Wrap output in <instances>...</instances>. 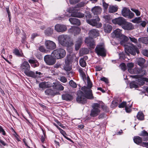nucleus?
<instances>
[{
	"label": "nucleus",
	"instance_id": "obj_12",
	"mask_svg": "<svg viewBox=\"0 0 148 148\" xmlns=\"http://www.w3.org/2000/svg\"><path fill=\"white\" fill-rule=\"evenodd\" d=\"M87 86H84L81 88V90L83 91L88 92L90 95L93 96L92 90L91 89L92 86V83L89 80H88Z\"/></svg>",
	"mask_w": 148,
	"mask_h": 148
},
{
	"label": "nucleus",
	"instance_id": "obj_15",
	"mask_svg": "<svg viewBox=\"0 0 148 148\" xmlns=\"http://www.w3.org/2000/svg\"><path fill=\"white\" fill-rule=\"evenodd\" d=\"M45 45L47 49L50 50L54 49L56 47V44L53 41L49 40L45 41Z\"/></svg>",
	"mask_w": 148,
	"mask_h": 148
},
{
	"label": "nucleus",
	"instance_id": "obj_58",
	"mask_svg": "<svg viewBox=\"0 0 148 148\" xmlns=\"http://www.w3.org/2000/svg\"><path fill=\"white\" fill-rule=\"evenodd\" d=\"M101 108L105 111H107L108 110V108L106 106H101Z\"/></svg>",
	"mask_w": 148,
	"mask_h": 148
},
{
	"label": "nucleus",
	"instance_id": "obj_42",
	"mask_svg": "<svg viewBox=\"0 0 148 148\" xmlns=\"http://www.w3.org/2000/svg\"><path fill=\"white\" fill-rule=\"evenodd\" d=\"M69 84L73 88H75L77 87V85L76 83L73 80H71L69 81Z\"/></svg>",
	"mask_w": 148,
	"mask_h": 148
},
{
	"label": "nucleus",
	"instance_id": "obj_10",
	"mask_svg": "<svg viewBox=\"0 0 148 148\" xmlns=\"http://www.w3.org/2000/svg\"><path fill=\"white\" fill-rule=\"evenodd\" d=\"M122 15L125 17L131 18L134 16V13L131 12L129 9L126 8H124L121 11Z\"/></svg>",
	"mask_w": 148,
	"mask_h": 148
},
{
	"label": "nucleus",
	"instance_id": "obj_49",
	"mask_svg": "<svg viewBox=\"0 0 148 148\" xmlns=\"http://www.w3.org/2000/svg\"><path fill=\"white\" fill-rule=\"evenodd\" d=\"M39 50L42 52H46L47 50L43 46H40L39 47Z\"/></svg>",
	"mask_w": 148,
	"mask_h": 148
},
{
	"label": "nucleus",
	"instance_id": "obj_45",
	"mask_svg": "<svg viewBox=\"0 0 148 148\" xmlns=\"http://www.w3.org/2000/svg\"><path fill=\"white\" fill-rule=\"evenodd\" d=\"M132 107V105L131 104L130 106H128V105H127L126 106H125V110H126V111L127 112L129 113L131 111V108Z\"/></svg>",
	"mask_w": 148,
	"mask_h": 148
},
{
	"label": "nucleus",
	"instance_id": "obj_13",
	"mask_svg": "<svg viewBox=\"0 0 148 148\" xmlns=\"http://www.w3.org/2000/svg\"><path fill=\"white\" fill-rule=\"evenodd\" d=\"M55 29L58 32L62 33L67 30V27L65 25L57 24L55 26Z\"/></svg>",
	"mask_w": 148,
	"mask_h": 148
},
{
	"label": "nucleus",
	"instance_id": "obj_3",
	"mask_svg": "<svg viewBox=\"0 0 148 148\" xmlns=\"http://www.w3.org/2000/svg\"><path fill=\"white\" fill-rule=\"evenodd\" d=\"M85 4V3L83 2H81L77 5V7H75L69 8L67 10V11L68 12L71 13V14H66V16H71L78 18H82L84 17V14L77 12L78 10L77 9V8H80L83 7Z\"/></svg>",
	"mask_w": 148,
	"mask_h": 148
},
{
	"label": "nucleus",
	"instance_id": "obj_60",
	"mask_svg": "<svg viewBox=\"0 0 148 148\" xmlns=\"http://www.w3.org/2000/svg\"><path fill=\"white\" fill-rule=\"evenodd\" d=\"M103 17L106 21H108L110 19V16L109 15L104 16Z\"/></svg>",
	"mask_w": 148,
	"mask_h": 148
},
{
	"label": "nucleus",
	"instance_id": "obj_4",
	"mask_svg": "<svg viewBox=\"0 0 148 148\" xmlns=\"http://www.w3.org/2000/svg\"><path fill=\"white\" fill-rule=\"evenodd\" d=\"M59 43L62 46L67 47H71L73 43L69 36L67 35L62 34L58 37Z\"/></svg>",
	"mask_w": 148,
	"mask_h": 148
},
{
	"label": "nucleus",
	"instance_id": "obj_55",
	"mask_svg": "<svg viewBox=\"0 0 148 148\" xmlns=\"http://www.w3.org/2000/svg\"><path fill=\"white\" fill-rule=\"evenodd\" d=\"M6 11L7 12L8 15V17L9 18V20L10 21V12L9 11V8L8 7L6 8Z\"/></svg>",
	"mask_w": 148,
	"mask_h": 148
},
{
	"label": "nucleus",
	"instance_id": "obj_19",
	"mask_svg": "<svg viewBox=\"0 0 148 148\" xmlns=\"http://www.w3.org/2000/svg\"><path fill=\"white\" fill-rule=\"evenodd\" d=\"M91 11L94 15L98 16L101 13L102 9L99 6H95L92 8Z\"/></svg>",
	"mask_w": 148,
	"mask_h": 148
},
{
	"label": "nucleus",
	"instance_id": "obj_56",
	"mask_svg": "<svg viewBox=\"0 0 148 148\" xmlns=\"http://www.w3.org/2000/svg\"><path fill=\"white\" fill-rule=\"evenodd\" d=\"M0 133H2V134L3 135H5V133L4 129L2 127L0 126Z\"/></svg>",
	"mask_w": 148,
	"mask_h": 148
},
{
	"label": "nucleus",
	"instance_id": "obj_36",
	"mask_svg": "<svg viewBox=\"0 0 148 148\" xmlns=\"http://www.w3.org/2000/svg\"><path fill=\"white\" fill-rule=\"evenodd\" d=\"M142 18L140 17H136L133 19L131 21L133 23L136 24H140V22H141Z\"/></svg>",
	"mask_w": 148,
	"mask_h": 148
},
{
	"label": "nucleus",
	"instance_id": "obj_52",
	"mask_svg": "<svg viewBox=\"0 0 148 148\" xmlns=\"http://www.w3.org/2000/svg\"><path fill=\"white\" fill-rule=\"evenodd\" d=\"M126 103L125 102H123L121 103L119 106V107L120 108H123L126 106Z\"/></svg>",
	"mask_w": 148,
	"mask_h": 148
},
{
	"label": "nucleus",
	"instance_id": "obj_61",
	"mask_svg": "<svg viewBox=\"0 0 148 148\" xmlns=\"http://www.w3.org/2000/svg\"><path fill=\"white\" fill-rule=\"evenodd\" d=\"M95 68L96 71H99L102 69V68L99 66H96Z\"/></svg>",
	"mask_w": 148,
	"mask_h": 148
},
{
	"label": "nucleus",
	"instance_id": "obj_44",
	"mask_svg": "<svg viewBox=\"0 0 148 148\" xmlns=\"http://www.w3.org/2000/svg\"><path fill=\"white\" fill-rule=\"evenodd\" d=\"M103 10L104 11H106L107 10L108 6V4L107 3H106L105 1H103Z\"/></svg>",
	"mask_w": 148,
	"mask_h": 148
},
{
	"label": "nucleus",
	"instance_id": "obj_54",
	"mask_svg": "<svg viewBox=\"0 0 148 148\" xmlns=\"http://www.w3.org/2000/svg\"><path fill=\"white\" fill-rule=\"evenodd\" d=\"M100 80L103 81L106 83L108 84V79L105 77H101L100 78Z\"/></svg>",
	"mask_w": 148,
	"mask_h": 148
},
{
	"label": "nucleus",
	"instance_id": "obj_11",
	"mask_svg": "<svg viewBox=\"0 0 148 148\" xmlns=\"http://www.w3.org/2000/svg\"><path fill=\"white\" fill-rule=\"evenodd\" d=\"M56 58H53L52 56L47 55L44 57V60L47 64L49 65H53L56 62Z\"/></svg>",
	"mask_w": 148,
	"mask_h": 148
},
{
	"label": "nucleus",
	"instance_id": "obj_57",
	"mask_svg": "<svg viewBox=\"0 0 148 148\" xmlns=\"http://www.w3.org/2000/svg\"><path fill=\"white\" fill-rule=\"evenodd\" d=\"M39 65V63L37 62H36L35 61L34 62L32 65V66L33 67L35 68L38 66Z\"/></svg>",
	"mask_w": 148,
	"mask_h": 148
},
{
	"label": "nucleus",
	"instance_id": "obj_34",
	"mask_svg": "<svg viewBox=\"0 0 148 148\" xmlns=\"http://www.w3.org/2000/svg\"><path fill=\"white\" fill-rule=\"evenodd\" d=\"M134 142L137 144L141 143L142 141V139L138 136L135 137L134 139Z\"/></svg>",
	"mask_w": 148,
	"mask_h": 148
},
{
	"label": "nucleus",
	"instance_id": "obj_41",
	"mask_svg": "<svg viewBox=\"0 0 148 148\" xmlns=\"http://www.w3.org/2000/svg\"><path fill=\"white\" fill-rule=\"evenodd\" d=\"M80 65L82 67H84L86 65L85 61L84 58H81L79 60Z\"/></svg>",
	"mask_w": 148,
	"mask_h": 148
},
{
	"label": "nucleus",
	"instance_id": "obj_38",
	"mask_svg": "<svg viewBox=\"0 0 148 148\" xmlns=\"http://www.w3.org/2000/svg\"><path fill=\"white\" fill-rule=\"evenodd\" d=\"M137 117L139 120H143L144 119V116L143 113L141 112H139L137 115Z\"/></svg>",
	"mask_w": 148,
	"mask_h": 148
},
{
	"label": "nucleus",
	"instance_id": "obj_1",
	"mask_svg": "<svg viewBox=\"0 0 148 148\" xmlns=\"http://www.w3.org/2000/svg\"><path fill=\"white\" fill-rule=\"evenodd\" d=\"M121 31V30L118 28L117 29L111 33L112 37L115 38H119L122 40L120 42L121 44L124 46L125 53L127 55L130 53L134 56L136 53H138L139 51L138 49L135 46H133V44H130L132 46V47L126 44V42L128 40L129 38L127 36L122 34Z\"/></svg>",
	"mask_w": 148,
	"mask_h": 148
},
{
	"label": "nucleus",
	"instance_id": "obj_29",
	"mask_svg": "<svg viewBox=\"0 0 148 148\" xmlns=\"http://www.w3.org/2000/svg\"><path fill=\"white\" fill-rule=\"evenodd\" d=\"M118 8L117 6L110 5L108 8V12L110 13H113L116 12Z\"/></svg>",
	"mask_w": 148,
	"mask_h": 148
},
{
	"label": "nucleus",
	"instance_id": "obj_48",
	"mask_svg": "<svg viewBox=\"0 0 148 148\" xmlns=\"http://www.w3.org/2000/svg\"><path fill=\"white\" fill-rule=\"evenodd\" d=\"M120 67L122 70L124 71L126 69V65L124 63H122L120 65Z\"/></svg>",
	"mask_w": 148,
	"mask_h": 148
},
{
	"label": "nucleus",
	"instance_id": "obj_43",
	"mask_svg": "<svg viewBox=\"0 0 148 148\" xmlns=\"http://www.w3.org/2000/svg\"><path fill=\"white\" fill-rule=\"evenodd\" d=\"M147 23V21H142L141 20V22L140 23L139 25L140 26H142L143 27H145L146 26Z\"/></svg>",
	"mask_w": 148,
	"mask_h": 148
},
{
	"label": "nucleus",
	"instance_id": "obj_26",
	"mask_svg": "<svg viewBox=\"0 0 148 148\" xmlns=\"http://www.w3.org/2000/svg\"><path fill=\"white\" fill-rule=\"evenodd\" d=\"M45 94L47 95L54 96L56 95L57 93L56 92L50 89H48L46 90L45 91Z\"/></svg>",
	"mask_w": 148,
	"mask_h": 148
},
{
	"label": "nucleus",
	"instance_id": "obj_59",
	"mask_svg": "<svg viewBox=\"0 0 148 148\" xmlns=\"http://www.w3.org/2000/svg\"><path fill=\"white\" fill-rule=\"evenodd\" d=\"M120 57L122 59H124L125 58V55L123 53H121L119 54Z\"/></svg>",
	"mask_w": 148,
	"mask_h": 148
},
{
	"label": "nucleus",
	"instance_id": "obj_17",
	"mask_svg": "<svg viewBox=\"0 0 148 148\" xmlns=\"http://www.w3.org/2000/svg\"><path fill=\"white\" fill-rule=\"evenodd\" d=\"M26 75L27 76L31 77L33 78H36L38 76L37 75H40L41 74V72H40L36 71V73L34 72L30 71H28L25 73Z\"/></svg>",
	"mask_w": 148,
	"mask_h": 148
},
{
	"label": "nucleus",
	"instance_id": "obj_51",
	"mask_svg": "<svg viewBox=\"0 0 148 148\" xmlns=\"http://www.w3.org/2000/svg\"><path fill=\"white\" fill-rule=\"evenodd\" d=\"M143 54L146 56L148 57V50L147 49L143 50L142 51Z\"/></svg>",
	"mask_w": 148,
	"mask_h": 148
},
{
	"label": "nucleus",
	"instance_id": "obj_35",
	"mask_svg": "<svg viewBox=\"0 0 148 148\" xmlns=\"http://www.w3.org/2000/svg\"><path fill=\"white\" fill-rule=\"evenodd\" d=\"M138 41L145 44H148V37H145L139 38Z\"/></svg>",
	"mask_w": 148,
	"mask_h": 148
},
{
	"label": "nucleus",
	"instance_id": "obj_7",
	"mask_svg": "<svg viewBox=\"0 0 148 148\" xmlns=\"http://www.w3.org/2000/svg\"><path fill=\"white\" fill-rule=\"evenodd\" d=\"M52 55L55 58L59 59L63 58L65 56L66 52L63 49H57L53 51Z\"/></svg>",
	"mask_w": 148,
	"mask_h": 148
},
{
	"label": "nucleus",
	"instance_id": "obj_22",
	"mask_svg": "<svg viewBox=\"0 0 148 148\" xmlns=\"http://www.w3.org/2000/svg\"><path fill=\"white\" fill-rule=\"evenodd\" d=\"M54 89L58 90H64V87L60 84L53 83V85H51Z\"/></svg>",
	"mask_w": 148,
	"mask_h": 148
},
{
	"label": "nucleus",
	"instance_id": "obj_18",
	"mask_svg": "<svg viewBox=\"0 0 148 148\" xmlns=\"http://www.w3.org/2000/svg\"><path fill=\"white\" fill-rule=\"evenodd\" d=\"M122 27L125 30H130L134 29V26L132 23L125 21L122 25Z\"/></svg>",
	"mask_w": 148,
	"mask_h": 148
},
{
	"label": "nucleus",
	"instance_id": "obj_2",
	"mask_svg": "<svg viewBox=\"0 0 148 148\" xmlns=\"http://www.w3.org/2000/svg\"><path fill=\"white\" fill-rule=\"evenodd\" d=\"M89 34L90 37L86 38L85 42L87 44V46L89 47L91 49L95 48V42L93 39L91 37H96L99 36V31L96 29H93L90 30Z\"/></svg>",
	"mask_w": 148,
	"mask_h": 148
},
{
	"label": "nucleus",
	"instance_id": "obj_46",
	"mask_svg": "<svg viewBox=\"0 0 148 148\" xmlns=\"http://www.w3.org/2000/svg\"><path fill=\"white\" fill-rule=\"evenodd\" d=\"M131 10L133 12H134L136 15L137 16H139L140 15V12L138 10L135 9L133 8H131Z\"/></svg>",
	"mask_w": 148,
	"mask_h": 148
},
{
	"label": "nucleus",
	"instance_id": "obj_64",
	"mask_svg": "<svg viewBox=\"0 0 148 148\" xmlns=\"http://www.w3.org/2000/svg\"><path fill=\"white\" fill-rule=\"evenodd\" d=\"M142 145L143 146H145L147 148H148V143H142Z\"/></svg>",
	"mask_w": 148,
	"mask_h": 148
},
{
	"label": "nucleus",
	"instance_id": "obj_62",
	"mask_svg": "<svg viewBox=\"0 0 148 148\" xmlns=\"http://www.w3.org/2000/svg\"><path fill=\"white\" fill-rule=\"evenodd\" d=\"M43 134H44V136H41V141L43 143L44 141H45V133H44V132L43 131Z\"/></svg>",
	"mask_w": 148,
	"mask_h": 148
},
{
	"label": "nucleus",
	"instance_id": "obj_20",
	"mask_svg": "<svg viewBox=\"0 0 148 148\" xmlns=\"http://www.w3.org/2000/svg\"><path fill=\"white\" fill-rule=\"evenodd\" d=\"M141 73V74H145L146 73L145 71H144L142 68H135L132 69V74H139Z\"/></svg>",
	"mask_w": 148,
	"mask_h": 148
},
{
	"label": "nucleus",
	"instance_id": "obj_5",
	"mask_svg": "<svg viewBox=\"0 0 148 148\" xmlns=\"http://www.w3.org/2000/svg\"><path fill=\"white\" fill-rule=\"evenodd\" d=\"M85 94H84L83 93L81 90H79L77 92V96L76 98L77 101L79 103H84L86 102V99H92L93 98V97L91 95H90L88 92L84 91Z\"/></svg>",
	"mask_w": 148,
	"mask_h": 148
},
{
	"label": "nucleus",
	"instance_id": "obj_27",
	"mask_svg": "<svg viewBox=\"0 0 148 148\" xmlns=\"http://www.w3.org/2000/svg\"><path fill=\"white\" fill-rule=\"evenodd\" d=\"M112 27L109 24H105L104 26V29L105 32L106 33H109L112 31Z\"/></svg>",
	"mask_w": 148,
	"mask_h": 148
},
{
	"label": "nucleus",
	"instance_id": "obj_33",
	"mask_svg": "<svg viewBox=\"0 0 148 148\" xmlns=\"http://www.w3.org/2000/svg\"><path fill=\"white\" fill-rule=\"evenodd\" d=\"M138 64L140 66H142L145 62V60L141 58H139L137 59Z\"/></svg>",
	"mask_w": 148,
	"mask_h": 148
},
{
	"label": "nucleus",
	"instance_id": "obj_30",
	"mask_svg": "<svg viewBox=\"0 0 148 148\" xmlns=\"http://www.w3.org/2000/svg\"><path fill=\"white\" fill-rule=\"evenodd\" d=\"M62 98L63 100L66 101L71 100L73 98V97L69 94H64L62 95Z\"/></svg>",
	"mask_w": 148,
	"mask_h": 148
},
{
	"label": "nucleus",
	"instance_id": "obj_8",
	"mask_svg": "<svg viewBox=\"0 0 148 148\" xmlns=\"http://www.w3.org/2000/svg\"><path fill=\"white\" fill-rule=\"evenodd\" d=\"M95 19L90 20H86L87 22L92 26L96 27L97 28H100L102 26V24L101 23H97L100 21L98 16H96Z\"/></svg>",
	"mask_w": 148,
	"mask_h": 148
},
{
	"label": "nucleus",
	"instance_id": "obj_50",
	"mask_svg": "<svg viewBox=\"0 0 148 148\" xmlns=\"http://www.w3.org/2000/svg\"><path fill=\"white\" fill-rule=\"evenodd\" d=\"M60 80L63 83H66L67 81L66 78L64 76H62L60 77Z\"/></svg>",
	"mask_w": 148,
	"mask_h": 148
},
{
	"label": "nucleus",
	"instance_id": "obj_21",
	"mask_svg": "<svg viewBox=\"0 0 148 148\" xmlns=\"http://www.w3.org/2000/svg\"><path fill=\"white\" fill-rule=\"evenodd\" d=\"M81 29L77 27H73L70 28L69 30V32L74 33V35L79 34L80 32Z\"/></svg>",
	"mask_w": 148,
	"mask_h": 148
},
{
	"label": "nucleus",
	"instance_id": "obj_28",
	"mask_svg": "<svg viewBox=\"0 0 148 148\" xmlns=\"http://www.w3.org/2000/svg\"><path fill=\"white\" fill-rule=\"evenodd\" d=\"M82 38H79L76 41V42L75 45V48L76 50H78L80 48L82 43Z\"/></svg>",
	"mask_w": 148,
	"mask_h": 148
},
{
	"label": "nucleus",
	"instance_id": "obj_24",
	"mask_svg": "<svg viewBox=\"0 0 148 148\" xmlns=\"http://www.w3.org/2000/svg\"><path fill=\"white\" fill-rule=\"evenodd\" d=\"M138 85H142L145 83V81L148 82V79L146 78H140L136 80Z\"/></svg>",
	"mask_w": 148,
	"mask_h": 148
},
{
	"label": "nucleus",
	"instance_id": "obj_47",
	"mask_svg": "<svg viewBox=\"0 0 148 148\" xmlns=\"http://www.w3.org/2000/svg\"><path fill=\"white\" fill-rule=\"evenodd\" d=\"M129 38H130V41L132 42L135 43H137V39H136L133 36H132L131 37H129Z\"/></svg>",
	"mask_w": 148,
	"mask_h": 148
},
{
	"label": "nucleus",
	"instance_id": "obj_23",
	"mask_svg": "<svg viewBox=\"0 0 148 148\" xmlns=\"http://www.w3.org/2000/svg\"><path fill=\"white\" fill-rule=\"evenodd\" d=\"M40 88L44 90L47 87L51 86V85L50 83L45 82H43L40 83L39 85Z\"/></svg>",
	"mask_w": 148,
	"mask_h": 148
},
{
	"label": "nucleus",
	"instance_id": "obj_40",
	"mask_svg": "<svg viewBox=\"0 0 148 148\" xmlns=\"http://www.w3.org/2000/svg\"><path fill=\"white\" fill-rule=\"evenodd\" d=\"M130 85L131 88H137L138 87V85L136 81L131 82L130 84Z\"/></svg>",
	"mask_w": 148,
	"mask_h": 148
},
{
	"label": "nucleus",
	"instance_id": "obj_14",
	"mask_svg": "<svg viewBox=\"0 0 148 148\" xmlns=\"http://www.w3.org/2000/svg\"><path fill=\"white\" fill-rule=\"evenodd\" d=\"M30 66L27 61H24L21 64L20 68L21 71L25 73L28 71L30 70Z\"/></svg>",
	"mask_w": 148,
	"mask_h": 148
},
{
	"label": "nucleus",
	"instance_id": "obj_31",
	"mask_svg": "<svg viewBox=\"0 0 148 148\" xmlns=\"http://www.w3.org/2000/svg\"><path fill=\"white\" fill-rule=\"evenodd\" d=\"M139 135L140 136H146L145 138L143 139L144 140L146 141L148 140V133L145 130L142 131Z\"/></svg>",
	"mask_w": 148,
	"mask_h": 148
},
{
	"label": "nucleus",
	"instance_id": "obj_16",
	"mask_svg": "<svg viewBox=\"0 0 148 148\" xmlns=\"http://www.w3.org/2000/svg\"><path fill=\"white\" fill-rule=\"evenodd\" d=\"M125 21V19L122 17L115 18L112 21L113 23L118 24V25H121V27Z\"/></svg>",
	"mask_w": 148,
	"mask_h": 148
},
{
	"label": "nucleus",
	"instance_id": "obj_39",
	"mask_svg": "<svg viewBox=\"0 0 148 148\" xmlns=\"http://www.w3.org/2000/svg\"><path fill=\"white\" fill-rule=\"evenodd\" d=\"M128 71L130 73H132V69L134 67V64L132 63H129L127 64Z\"/></svg>",
	"mask_w": 148,
	"mask_h": 148
},
{
	"label": "nucleus",
	"instance_id": "obj_9",
	"mask_svg": "<svg viewBox=\"0 0 148 148\" xmlns=\"http://www.w3.org/2000/svg\"><path fill=\"white\" fill-rule=\"evenodd\" d=\"M95 51L97 54L100 56H106V51L103 45H98L96 47Z\"/></svg>",
	"mask_w": 148,
	"mask_h": 148
},
{
	"label": "nucleus",
	"instance_id": "obj_63",
	"mask_svg": "<svg viewBox=\"0 0 148 148\" xmlns=\"http://www.w3.org/2000/svg\"><path fill=\"white\" fill-rule=\"evenodd\" d=\"M79 72L83 77L85 76V74L83 70H79Z\"/></svg>",
	"mask_w": 148,
	"mask_h": 148
},
{
	"label": "nucleus",
	"instance_id": "obj_32",
	"mask_svg": "<svg viewBox=\"0 0 148 148\" xmlns=\"http://www.w3.org/2000/svg\"><path fill=\"white\" fill-rule=\"evenodd\" d=\"M53 29L49 27L45 30V33L46 35L49 36L53 34Z\"/></svg>",
	"mask_w": 148,
	"mask_h": 148
},
{
	"label": "nucleus",
	"instance_id": "obj_37",
	"mask_svg": "<svg viewBox=\"0 0 148 148\" xmlns=\"http://www.w3.org/2000/svg\"><path fill=\"white\" fill-rule=\"evenodd\" d=\"M14 53L15 55L19 57H21L23 56V53L21 51H19L17 49H15L14 50Z\"/></svg>",
	"mask_w": 148,
	"mask_h": 148
},
{
	"label": "nucleus",
	"instance_id": "obj_25",
	"mask_svg": "<svg viewBox=\"0 0 148 148\" xmlns=\"http://www.w3.org/2000/svg\"><path fill=\"white\" fill-rule=\"evenodd\" d=\"M70 22L72 24L75 25H80V20L75 18H70L69 19Z\"/></svg>",
	"mask_w": 148,
	"mask_h": 148
},
{
	"label": "nucleus",
	"instance_id": "obj_6",
	"mask_svg": "<svg viewBox=\"0 0 148 148\" xmlns=\"http://www.w3.org/2000/svg\"><path fill=\"white\" fill-rule=\"evenodd\" d=\"M92 109L90 111V116L91 117H95L99 115L100 112V106L98 103H95L92 106Z\"/></svg>",
	"mask_w": 148,
	"mask_h": 148
},
{
	"label": "nucleus",
	"instance_id": "obj_53",
	"mask_svg": "<svg viewBox=\"0 0 148 148\" xmlns=\"http://www.w3.org/2000/svg\"><path fill=\"white\" fill-rule=\"evenodd\" d=\"M80 0H69L71 4H74L78 3Z\"/></svg>",
	"mask_w": 148,
	"mask_h": 148
}]
</instances>
